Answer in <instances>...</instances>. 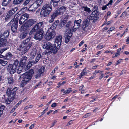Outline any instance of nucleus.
<instances>
[{"mask_svg":"<svg viewBox=\"0 0 129 129\" xmlns=\"http://www.w3.org/2000/svg\"><path fill=\"white\" fill-rule=\"evenodd\" d=\"M17 89L18 88L17 87H15L13 89L9 88L7 89L6 93L8 97L6 101V104H10L14 99L15 98Z\"/></svg>","mask_w":129,"mask_h":129,"instance_id":"f257e3e1","label":"nucleus"},{"mask_svg":"<svg viewBox=\"0 0 129 129\" xmlns=\"http://www.w3.org/2000/svg\"><path fill=\"white\" fill-rule=\"evenodd\" d=\"M34 73V70L31 69L28 72L23 74L21 76L22 78V83L24 85L29 82L30 80Z\"/></svg>","mask_w":129,"mask_h":129,"instance_id":"f03ea898","label":"nucleus"},{"mask_svg":"<svg viewBox=\"0 0 129 129\" xmlns=\"http://www.w3.org/2000/svg\"><path fill=\"white\" fill-rule=\"evenodd\" d=\"M52 10V6L51 5L46 4L42 7L40 15L46 17L49 14Z\"/></svg>","mask_w":129,"mask_h":129,"instance_id":"7ed1b4c3","label":"nucleus"},{"mask_svg":"<svg viewBox=\"0 0 129 129\" xmlns=\"http://www.w3.org/2000/svg\"><path fill=\"white\" fill-rule=\"evenodd\" d=\"M31 46L30 45H26L21 44L18 48V49L19 50L21 51V54L23 55L28 51Z\"/></svg>","mask_w":129,"mask_h":129,"instance_id":"20e7f679","label":"nucleus"},{"mask_svg":"<svg viewBox=\"0 0 129 129\" xmlns=\"http://www.w3.org/2000/svg\"><path fill=\"white\" fill-rule=\"evenodd\" d=\"M18 23L17 21H14L13 20H11V21L9 23L8 25H11V30L13 34V33H16L17 31V28L18 27Z\"/></svg>","mask_w":129,"mask_h":129,"instance_id":"39448f33","label":"nucleus"},{"mask_svg":"<svg viewBox=\"0 0 129 129\" xmlns=\"http://www.w3.org/2000/svg\"><path fill=\"white\" fill-rule=\"evenodd\" d=\"M41 58V54L40 53H38L37 54L35 60H32L29 62L28 63L26 67V68H29L32 65L34 64L37 63L40 59Z\"/></svg>","mask_w":129,"mask_h":129,"instance_id":"423d86ee","label":"nucleus"},{"mask_svg":"<svg viewBox=\"0 0 129 129\" xmlns=\"http://www.w3.org/2000/svg\"><path fill=\"white\" fill-rule=\"evenodd\" d=\"M46 33L45 37L47 41H49L51 39L53 38L55 36V33L54 30L51 29L50 31H48Z\"/></svg>","mask_w":129,"mask_h":129,"instance_id":"0eeeda50","label":"nucleus"},{"mask_svg":"<svg viewBox=\"0 0 129 129\" xmlns=\"http://www.w3.org/2000/svg\"><path fill=\"white\" fill-rule=\"evenodd\" d=\"M37 20L32 19H30L28 20L25 23V25L22 26L24 28L27 27L28 29L29 27H30L33 24L36 23Z\"/></svg>","mask_w":129,"mask_h":129,"instance_id":"6e6552de","label":"nucleus"},{"mask_svg":"<svg viewBox=\"0 0 129 129\" xmlns=\"http://www.w3.org/2000/svg\"><path fill=\"white\" fill-rule=\"evenodd\" d=\"M43 31L39 30L34 35V38L37 40H41L42 38L43 35Z\"/></svg>","mask_w":129,"mask_h":129,"instance_id":"1a4fd4ad","label":"nucleus"},{"mask_svg":"<svg viewBox=\"0 0 129 129\" xmlns=\"http://www.w3.org/2000/svg\"><path fill=\"white\" fill-rule=\"evenodd\" d=\"M43 24V23L42 22H40L37 23L32 29L31 31L33 32L39 30H40V29Z\"/></svg>","mask_w":129,"mask_h":129,"instance_id":"9d476101","label":"nucleus"},{"mask_svg":"<svg viewBox=\"0 0 129 129\" xmlns=\"http://www.w3.org/2000/svg\"><path fill=\"white\" fill-rule=\"evenodd\" d=\"M29 17V16L28 14H24L20 17L19 21V24L21 25Z\"/></svg>","mask_w":129,"mask_h":129,"instance_id":"9b49d317","label":"nucleus"},{"mask_svg":"<svg viewBox=\"0 0 129 129\" xmlns=\"http://www.w3.org/2000/svg\"><path fill=\"white\" fill-rule=\"evenodd\" d=\"M18 9V8L17 7H15L12 10H9L6 17L5 19V20H7V19L10 17L11 16L17 11Z\"/></svg>","mask_w":129,"mask_h":129,"instance_id":"f8f14e48","label":"nucleus"},{"mask_svg":"<svg viewBox=\"0 0 129 129\" xmlns=\"http://www.w3.org/2000/svg\"><path fill=\"white\" fill-rule=\"evenodd\" d=\"M45 67H42L37 72L35 75V78L37 79L41 77L42 75H43L44 72Z\"/></svg>","mask_w":129,"mask_h":129,"instance_id":"ddd939ff","label":"nucleus"},{"mask_svg":"<svg viewBox=\"0 0 129 129\" xmlns=\"http://www.w3.org/2000/svg\"><path fill=\"white\" fill-rule=\"evenodd\" d=\"M17 69L14 68L12 64H9L7 68V71L11 74H14L16 71Z\"/></svg>","mask_w":129,"mask_h":129,"instance_id":"4468645a","label":"nucleus"},{"mask_svg":"<svg viewBox=\"0 0 129 129\" xmlns=\"http://www.w3.org/2000/svg\"><path fill=\"white\" fill-rule=\"evenodd\" d=\"M56 46L57 45H55V44H51L50 48L49 49L51 53L54 54L57 52L58 49L59 47H58V46Z\"/></svg>","mask_w":129,"mask_h":129,"instance_id":"2eb2a0df","label":"nucleus"},{"mask_svg":"<svg viewBox=\"0 0 129 129\" xmlns=\"http://www.w3.org/2000/svg\"><path fill=\"white\" fill-rule=\"evenodd\" d=\"M62 37L59 36L57 37L55 39V45L58 46V47H60L62 41Z\"/></svg>","mask_w":129,"mask_h":129,"instance_id":"dca6fc26","label":"nucleus"},{"mask_svg":"<svg viewBox=\"0 0 129 129\" xmlns=\"http://www.w3.org/2000/svg\"><path fill=\"white\" fill-rule=\"evenodd\" d=\"M21 28L23 29V31L20 35L19 37L21 39H24L26 37L27 33L28 32V28L26 27V29L24 28L22 26Z\"/></svg>","mask_w":129,"mask_h":129,"instance_id":"f3484780","label":"nucleus"},{"mask_svg":"<svg viewBox=\"0 0 129 129\" xmlns=\"http://www.w3.org/2000/svg\"><path fill=\"white\" fill-rule=\"evenodd\" d=\"M82 20L80 19L78 20H75L74 22V24L73 27L75 29L78 28L80 26Z\"/></svg>","mask_w":129,"mask_h":129,"instance_id":"a211bd4d","label":"nucleus"},{"mask_svg":"<svg viewBox=\"0 0 129 129\" xmlns=\"http://www.w3.org/2000/svg\"><path fill=\"white\" fill-rule=\"evenodd\" d=\"M3 36L0 37V47L2 46H6L7 44V40L6 39L2 38Z\"/></svg>","mask_w":129,"mask_h":129,"instance_id":"6ab92c4d","label":"nucleus"},{"mask_svg":"<svg viewBox=\"0 0 129 129\" xmlns=\"http://www.w3.org/2000/svg\"><path fill=\"white\" fill-rule=\"evenodd\" d=\"M89 20L88 19H85L84 20L82 27L83 29H85L89 25Z\"/></svg>","mask_w":129,"mask_h":129,"instance_id":"aec40b11","label":"nucleus"},{"mask_svg":"<svg viewBox=\"0 0 129 129\" xmlns=\"http://www.w3.org/2000/svg\"><path fill=\"white\" fill-rule=\"evenodd\" d=\"M38 7L36 4L34 3L29 7L28 9V10L29 11H34Z\"/></svg>","mask_w":129,"mask_h":129,"instance_id":"412c9836","label":"nucleus"},{"mask_svg":"<svg viewBox=\"0 0 129 129\" xmlns=\"http://www.w3.org/2000/svg\"><path fill=\"white\" fill-rule=\"evenodd\" d=\"M30 39L29 38H27L26 39L23 41L21 44L27 45H29L31 46L32 43L30 41Z\"/></svg>","mask_w":129,"mask_h":129,"instance_id":"4be33fe9","label":"nucleus"},{"mask_svg":"<svg viewBox=\"0 0 129 129\" xmlns=\"http://www.w3.org/2000/svg\"><path fill=\"white\" fill-rule=\"evenodd\" d=\"M59 22L58 20L56 21L53 24L51 27L48 29V31H50L51 29L54 30L55 29Z\"/></svg>","mask_w":129,"mask_h":129,"instance_id":"5701e85b","label":"nucleus"},{"mask_svg":"<svg viewBox=\"0 0 129 129\" xmlns=\"http://www.w3.org/2000/svg\"><path fill=\"white\" fill-rule=\"evenodd\" d=\"M51 44L50 42L45 43L43 45V48L49 50Z\"/></svg>","mask_w":129,"mask_h":129,"instance_id":"b1692460","label":"nucleus"},{"mask_svg":"<svg viewBox=\"0 0 129 129\" xmlns=\"http://www.w3.org/2000/svg\"><path fill=\"white\" fill-rule=\"evenodd\" d=\"M69 17V16L67 14L64 15L61 17V20L66 23Z\"/></svg>","mask_w":129,"mask_h":129,"instance_id":"393cba45","label":"nucleus"},{"mask_svg":"<svg viewBox=\"0 0 129 129\" xmlns=\"http://www.w3.org/2000/svg\"><path fill=\"white\" fill-rule=\"evenodd\" d=\"M12 54L10 52H8L4 56V59L8 60L10 59L12 57Z\"/></svg>","mask_w":129,"mask_h":129,"instance_id":"a878e982","label":"nucleus"},{"mask_svg":"<svg viewBox=\"0 0 129 129\" xmlns=\"http://www.w3.org/2000/svg\"><path fill=\"white\" fill-rule=\"evenodd\" d=\"M72 90L71 88H69L68 89L65 90L64 89H62L61 90V91L62 92V94L64 95L66 94H69L71 92Z\"/></svg>","mask_w":129,"mask_h":129,"instance_id":"bb28decb","label":"nucleus"},{"mask_svg":"<svg viewBox=\"0 0 129 129\" xmlns=\"http://www.w3.org/2000/svg\"><path fill=\"white\" fill-rule=\"evenodd\" d=\"M95 12H92L91 14L88 17V19L90 20H92L94 19L93 21L95 22L96 20H95Z\"/></svg>","mask_w":129,"mask_h":129,"instance_id":"cd10ccee","label":"nucleus"},{"mask_svg":"<svg viewBox=\"0 0 129 129\" xmlns=\"http://www.w3.org/2000/svg\"><path fill=\"white\" fill-rule=\"evenodd\" d=\"M86 68H85L83 70L79 77V79H81L82 77L84 76L85 75H86L87 74V73L86 71Z\"/></svg>","mask_w":129,"mask_h":129,"instance_id":"c85d7f7f","label":"nucleus"},{"mask_svg":"<svg viewBox=\"0 0 129 129\" xmlns=\"http://www.w3.org/2000/svg\"><path fill=\"white\" fill-rule=\"evenodd\" d=\"M21 65L19 66L18 68L17 69V72L18 74L20 73L21 72H22V71L23 70V68L24 67V65L23 64L22 66L21 64Z\"/></svg>","mask_w":129,"mask_h":129,"instance_id":"c756f323","label":"nucleus"},{"mask_svg":"<svg viewBox=\"0 0 129 129\" xmlns=\"http://www.w3.org/2000/svg\"><path fill=\"white\" fill-rule=\"evenodd\" d=\"M81 8L83 10L88 13H89L91 12V11L90 8H88L87 6H82L81 7Z\"/></svg>","mask_w":129,"mask_h":129,"instance_id":"7c9ffc66","label":"nucleus"},{"mask_svg":"<svg viewBox=\"0 0 129 129\" xmlns=\"http://www.w3.org/2000/svg\"><path fill=\"white\" fill-rule=\"evenodd\" d=\"M27 59V57H26L25 56H23L21 58L20 62L21 63H22V65L23 64H25L26 62Z\"/></svg>","mask_w":129,"mask_h":129,"instance_id":"2f4dec72","label":"nucleus"},{"mask_svg":"<svg viewBox=\"0 0 129 129\" xmlns=\"http://www.w3.org/2000/svg\"><path fill=\"white\" fill-rule=\"evenodd\" d=\"M42 3V0H37L34 3L36 4V5L38 7L41 5Z\"/></svg>","mask_w":129,"mask_h":129,"instance_id":"473e14b6","label":"nucleus"},{"mask_svg":"<svg viewBox=\"0 0 129 129\" xmlns=\"http://www.w3.org/2000/svg\"><path fill=\"white\" fill-rule=\"evenodd\" d=\"M8 83L9 84H12L14 82V80L12 76H10L8 78Z\"/></svg>","mask_w":129,"mask_h":129,"instance_id":"72a5a7b5","label":"nucleus"},{"mask_svg":"<svg viewBox=\"0 0 129 129\" xmlns=\"http://www.w3.org/2000/svg\"><path fill=\"white\" fill-rule=\"evenodd\" d=\"M20 15L18 14H16L14 16V19H12L11 20H13L14 21H17V22L18 23L19 17Z\"/></svg>","mask_w":129,"mask_h":129,"instance_id":"f704fd0d","label":"nucleus"},{"mask_svg":"<svg viewBox=\"0 0 129 129\" xmlns=\"http://www.w3.org/2000/svg\"><path fill=\"white\" fill-rule=\"evenodd\" d=\"M8 63L7 61H5L2 59H0V64L3 66H5Z\"/></svg>","mask_w":129,"mask_h":129,"instance_id":"c9c22d12","label":"nucleus"},{"mask_svg":"<svg viewBox=\"0 0 129 129\" xmlns=\"http://www.w3.org/2000/svg\"><path fill=\"white\" fill-rule=\"evenodd\" d=\"M11 0H3L2 3V5L3 6H5L8 5Z\"/></svg>","mask_w":129,"mask_h":129,"instance_id":"e433bc0d","label":"nucleus"},{"mask_svg":"<svg viewBox=\"0 0 129 129\" xmlns=\"http://www.w3.org/2000/svg\"><path fill=\"white\" fill-rule=\"evenodd\" d=\"M93 12H95V20H97L99 18V12L97 11H96Z\"/></svg>","mask_w":129,"mask_h":129,"instance_id":"4c0bfd02","label":"nucleus"},{"mask_svg":"<svg viewBox=\"0 0 129 129\" xmlns=\"http://www.w3.org/2000/svg\"><path fill=\"white\" fill-rule=\"evenodd\" d=\"M19 63V61L18 60H15L13 63V64H12V65L13 66L14 68H15L16 69Z\"/></svg>","mask_w":129,"mask_h":129,"instance_id":"58836bf2","label":"nucleus"},{"mask_svg":"<svg viewBox=\"0 0 129 129\" xmlns=\"http://www.w3.org/2000/svg\"><path fill=\"white\" fill-rule=\"evenodd\" d=\"M58 14H59L58 13L57 11H56L53 13L51 16L55 18L57 16Z\"/></svg>","mask_w":129,"mask_h":129,"instance_id":"ea45409f","label":"nucleus"},{"mask_svg":"<svg viewBox=\"0 0 129 129\" xmlns=\"http://www.w3.org/2000/svg\"><path fill=\"white\" fill-rule=\"evenodd\" d=\"M58 14H59L58 13L57 11H56L53 13L51 16L55 18L57 16Z\"/></svg>","mask_w":129,"mask_h":129,"instance_id":"a19ab883","label":"nucleus"},{"mask_svg":"<svg viewBox=\"0 0 129 129\" xmlns=\"http://www.w3.org/2000/svg\"><path fill=\"white\" fill-rule=\"evenodd\" d=\"M128 15L127 14V12L125 11H124L120 15V17L121 18L125 17Z\"/></svg>","mask_w":129,"mask_h":129,"instance_id":"79ce46f5","label":"nucleus"},{"mask_svg":"<svg viewBox=\"0 0 129 129\" xmlns=\"http://www.w3.org/2000/svg\"><path fill=\"white\" fill-rule=\"evenodd\" d=\"M22 1V0H14L13 4L15 5H17L20 4Z\"/></svg>","mask_w":129,"mask_h":129,"instance_id":"37998d69","label":"nucleus"},{"mask_svg":"<svg viewBox=\"0 0 129 129\" xmlns=\"http://www.w3.org/2000/svg\"><path fill=\"white\" fill-rule=\"evenodd\" d=\"M66 23L61 20L59 24V26L60 27H62L65 25Z\"/></svg>","mask_w":129,"mask_h":129,"instance_id":"c03bdc74","label":"nucleus"},{"mask_svg":"<svg viewBox=\"0 0 129 129\" xmlns=\"http://www.w3.org/2000/svg\"><path fill=\"white\" fill-rule=\"evenodd\" d=\"M5 106L3 105H2L0 107V117L3 113V111L4 109Z\"/></svg>","mask_w":129,"mask_h":129,"instance_id":"a18cd8bd","label":"nucleus"},{"mask_svg":"<svg viewBox=\"0 0 129 129\" xmlns=\"http://www.w3.org/2000/svg\"><path fill=\"white\" fill-rule=\"evenodd\" d=\"M36 50H34L31 53V58L32 59L36 55Z\"/></svg>","mask_w":129,"mask_h":129,"instance_id":"49530a36","label":"nucleus"},{"mask_svg":"<svg viewBox=\"0 0 129 129\" xmlns=\"http://www.w3.org/2000/svg\"><path fill=\"white\" fill-rule=\"evenodd\" d=\"M71 36H67L65 40V42L66 43H68L69 41L70 40V38Z\"/></svg>","mask_w":129,"mask_h":129,"instance_id":"de8ad7c7","label":"nucleus"},{"mask_svg":"<svg viewBox=\"0 0 129 129\" xmlns=\"http://www.w3.org/2000/svg\"><path fill=\"white\" fill-rule=\"evenodd\" d=\"M72 22L71 21H69L66 24V26L67 27H72L71 24H72Z\"/></svg>","mask_w":129,"mask_h":129,"instance_id":"09e8293b","label":"nucleus"},{"mask_svg":"<svg viewBox=\"0 0 129 129\" xmlns=\"http://www.w3.org/2000/svg\"><path fill=\"white\" fill-rule=\"evenodd\" d=\"M58 69V67L56 66L55 68L54 69V70L52 71V72L51 73V74L52 75H53L54 73H55V71Z\"/></svg>","mask_w":129,"mask_h":129,"instance_id":"8fccbe9b","label":"nucleus"},{"mask_svg":"<svg viewBox=\"0 0 129 129\" xmlns=\"http://www.w3.org/2000/svg\"><path fill=\"white\" fill-rule=\"evenodd\" d=\"M104 47H105V46H103V45H99L97 46L96 47V48H97L99 49H101L103 48Z\"/></svg>","mask_w":129,"mask_h":129,"instance_id":"3c124183","label":"nucleus"},{"mask_svg":"<svg viewBox=\"0 0 129 129\" xmlns=\"http://www.w3.org/2000/svg\"><path fill=\"white\" fill-rule=\"evenodd\" d=\"M108 6L109 4H107L106 5H104L102 6L101 7L102 10H105L107 8V6Z\"/></svg>","mask_w":129,"mask_h":129,"instance_id":"603ef678","label":"nucleus"},{"mask_svg":"<svg viewBox=\"0 0 129 129\" xmlns=\"http://www.w3.org/2000/svg\"><path fill=\"white\" fill-rule=\"evenodd\" d=\"M106 21H105V23H104V24L102 25L103 26V25L105 24L106 25H107L109 24H110L112 22V21H108L107 23H106Z\"/></svg>","mask_w":129,"mask_h":129,"instance_id":"864d4df0","label":"nucleus"},{"mask_svg":"<svg viewBox=\"0 0 129 129\" xmlns=\"http://www.w3.org/2000/svg\"><path fill=\"white\" fill-rule=\"evenodd\" d=\"M65 10H58L57 11L58 13V14L60 15L62 14L64 12Z\"/></svg>","mask_w":129,"mask_h":129,"instance_id":"5fc2aeb1","label":"nucleus"},{"mask_svg":"<svg viewBox=\"0 0 129 129\" xmlns=\"http://www.w3.org/2000/svg\"><path fill=\"white\" fill-rule=\"evenodd\" d=\"M54 19L55 18H54L52 17V16H51L50 18V19L49 20V22L50 23L52 22H53Z\"/></svg>","mask_w":129,"mask_h":129,"instance_id":"6e6d98bb","label":"nucleus"},{"mask_svg":"<svg viewBox=\"0 0 129 129\" xmlns=\"http://www.w3.org/2000/svg\"><path fill=\"white\" fill-rule=\"evenodd\" d=\"M58 10H66V7L64 6H62L60 7Z\"/></svg>","mask_w":129,"mask_h":129,"instance_id":"4d7b16f0","label":"nucleus"},{"mask_svg":"<svg viewBox=\"0 0 129 129\" xmlns=\"http://www.w3.org/2000/svg\"><path fill=\"white\" fill-rule=\"evenodd\" d=\"M30 0H26L24 2L23 5L25 6L27 5L29 2Z\"/></svg>","mask_w":129,"mask_h":129,"instance_id":"13d9d810","label":"nucleus"},{"mask_svg":"<svg viewBox=\"0 0 129 129\" xmlns=\"http://www.w3.org/2000/svg\"><path fill=\"white\" fill-rule=\"evenodd\" d=\"M66 83V82L65 81H63V82H60L58 84V85H60V86H61L62 85L64 84H65Z\"/></svg>","mask_w":129,"mask_h":129,"instance_id":"bf43d9fd","label":"nucleus"},{"mask_svg":"<svg viewBox=\"0 0 129 129\" xmlns=\"http://www.w3.org/2000/svg\"><path fill=\"white\" fill-rule=\"evenodd\" d=\"M78 1H74V2H73V5H75L78 4Z\"/></svg>","mask_w":129,"mask_h":129,"instance_id":"052dcab7","label":"nucleus"},{"mask_svg":"<svg viewBox=\"0 0 129 129\" xmlns=\"http://www.w3.org/2000/svg\"><path fill=\"white\" fill-rule=\"evenodd\" d=\"M84 40L82 41L79 44V46L81 47L84 44Z\"/></svg>","mask_w":129,"mask_h":129,"instance_id":"680f3d73","label":"nucleus"},{"mask_svg":"<svg viewBox=\"0 0 129 129\" xmlns=\"http://www.w3.org/2000/svg\"><path fill=\"white\" fill-rule=\"evenodd\" d=\"M48 109V108H46L45 109L43 112L42 113V115H43L45 112H46L47 111Z\"/></svg>","mask_w":129,"mask_h":129,"instance_id":"e2e57ef3","label":"nucleus"},{"mask_svg":"<svg viewBox=\"0 0 129 129\" xmlns=\"http://www.w3.org/2000/svg\"><path fill=\"white\" fill-rule=\"evenodd\" d=\"M100 70H96L93 73V74L96 75V74L99 73L100 72Z\"/></svg>","mask_w":129,"mask_h":129,"instance_id":"0e129e2a","label":"nucleus"},{"mask_svg":"<svg viewBox=\"0 0 129 129\" xmlns=\"http://www.w3.org/2000/svg\"><path fill=\"white\" fill-rule=\"evenodd\" d=\"M41 81H40L38 83L37 85H36V86H35V88H37L38 86H39L41 85Z\"/></svg>","mask_w":129,"mask_h":129,"instance_id":"69168bd1","label":"nucleus"},{"mask_svg":"<svg viewBox=\"0 0 129 129\" xmlns=\"http://www.w3.org/2000/svg\"><path fill=\"white\" fill-rule=\"evenodd\" d=\"M57 104L54 103L52 104L51 105V107H54L56 106Z\"/></svg>","mask_w":129,"mask_h":129,"instance_id":"338daca9","label":"nucleus"},{"mask_svg":"<svg viewBox=\"0 0 129 129\" xmlns=\"http://www.w3.org/2000/svg\"><path fill=\"white\" fill-rule=\"evenodd\" d=\"M53 6L55 7H56L58 5V3L53 2Z\"/></svg>","mask_w":129,"mask_h":129,"instance_id":"774afa93","label":"nucleus"}]
</instances>
